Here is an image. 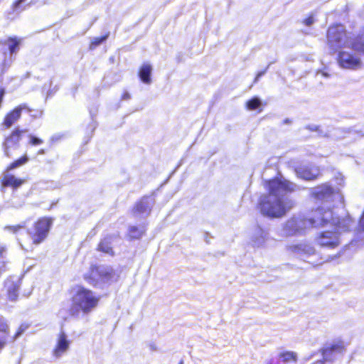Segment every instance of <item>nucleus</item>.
<instances>
[{
	"label": "nucleus",
	"mask_w": 364,
	"mask_h": 364,
	"mask_svg": "<svg viewBox=\"0 0 364 364\" xmlns=\"http://www.w3.org/2000/svg\"><path fill=\"white\" fill-rule=\"evenodd\" d=\"M264 187L268 195H263L259 199L261 213L272 218L284 216L294 204L291 201H284L281 196L296 191L297 186L282 177H274L265 180Z\"/></svg>",
	"instance_id": "nucleus-1"
},
{
	"label": "nucleus",
	"mask_w": 364,
	"mask_h": 364,
	"mask_svg": "<svg viewBox=\"0 0 364 364\" xmlns=\"http://www.w3.org/2000/svg\"><path fill=\"white\" fill-rule=\"evenodd\" d=\"M100 301V296L96 295L92 290L82 285H77L71 298L72 304L68 310L69 316L77 318L80 314H89L99 306Z\"/></svg>",
	"instance_id": "nucleus-2"
},
{
	"label": "nucleus",
	"mask_w": 364,
	"mask_h": 364,
	"mask_svg": "<svg viewBox=\"0 0 364 364\" xmlns=\"http://www.w3.org/2000/svg\"><path fill=\"white\" fill-rule=\"evenodd\" d=\"M53 220L51 217H41L26 230L27 237L22 242L27 246H38L47 239L51 229Z\"/></svg>",
	"instance_id": "nucleus-3"
},
{
	"label": "nucleus",
	"mask_w": 364,
	"mask_h": 364,
	"mask_svg": "<svg viewBox=\"0 0 364 364\" xmlns=\"http://www.w3.org/2000/svg\"><path fill=\"white\" fill-rule=\"evenodd\" d=\"M119 276L112 267L101 269L97 264H92L83 279L90 284L96 287L98 282L109 284L118 279Z\"/></svg>",
	"instance_id": "nucleus-4"
},
{
	"label": "nucleus",
	"mask_w": 364,
	"mask_h": 364,
	"mask_svg": "<svg viewBox=\"0 0 364 364\" xmlns=\"http://www.w3.org/2000/svg\"><path fill=\"white\" fill-rule=\"evenodd\" d=\"M326 38L328 48L331 53H334L338 49L345 46L348 38V33L343 24L333 23L328 27Z\"/></svg>",
	"instance_id": "nucleus-5"
},
{
	"label": "nucleus",
	"mask_w": 364,
	"mask_h": 364,
	"mask_svg": "<svg viewBox=\"0 0 364 364\" xmlns=\"http://www.w3.org/2000/svg\"><path fill=\"white\" fill-rule=\"evenodd\" d=\"M333 210L328 208L318 207L311 210L306 215L310 228L318 229L331 225L333 221Z\"/></svg>",
	"instance_id": "nucleus-6"
},
{
	"label": "nucleus",
	"mask_w": 364,
	"mask_h": 364,
	"mask_svg": "<svg viewBox=\"0 0 364 364\" xmlns=\"http://www.w3.org/2000/svg\"><path fill=\"white\" fill-rule=\"evenodd\" d=\"M283 229L289 237L304 235L311 230L306 216L291 217L285 222Z\"/></svg>",
	"instance_id": "nucleus-7"
},
{
	"label": "nucleus",
	"mask_w": 364,
	"mask_h": 364,
	"mask_svg": "<svg viewBox=\"0 0 364 364\" xmlns=\"http://www.w3.org/2000/svg\"><path fill=\"white\" fill-rule=\"evenodd\" d=\"M25 132V129L16 127L8 135L4 136L1 146L6 157L10 158L11 156V149L19 147Z\"/></svg>",
	"instance_id": "nucleus-8"
},
{
	"label": "nucleus",
	"mask_w": 364,
	"mask_h": 364,
	"mask_svg": "<svg viewBox=\"0 0 364 364\" xmlns=\"http://www.w3.org/2000/svg\"><path fill=\"white\" fill-rule=\"evenodd\" d=\"M24 328L19 327L14 336L11 334V328L7 320L0 315V353L11 342L22 334Z\"/></svg>",
	"instance_id": "nucleus-9"
},
{
	"label": "nucleus",
	"mask_w": 364,
	"mask_h": 364,
	"mask_svg": "<svg viewBox=\"0 0 364 364\" xmlns=\"http://www.w3.org/2000/svg\"><path fill=\"white\" fill-rule=\"evenodd\" d=\"M25 110L31 112L32 109L28 106L27 104H21L16 106L11 110L8 112L1 123V126L3 129H9L15 123H16L21 117L22 112Z\"/></svg>",
	"instance_id": "nucleus-10"
},
{
	"label": "nucleus",
	"mask_w": 364,
	"mask_h": 364,
	"mask_svg": "<svg viewBox=\"0 0 364 364\" xmlns=\"http://www.w3.org/2000/svg\"><path fill=\"white\" fill-rule=\"evenodd\" d=\"M316 241L322 247L335 249L340 245L339 234L337 231H322L316 236Z\"/></svg>",
	"instance_id": "nucleus-11"
},
{
	"label": "nucleus",
	"mask_w": 364,
	"mask_h": 364,
	"mask_svg": "<svg viewBox=\"0 0 364 364\" xmlns=\"http://www.w3.org/2000/svg\"><path fill=\"white\" fill-rule=\"evenodd\" d=\"M337 61L345 69L357 70L362 66V62L357 55L346 51L338 52Z\"/></svg>",
	"instance_id": "nucleus-12"
},
{
	"label": "nucleus",
	"mask_w": 364,
	"mask_h": 364,
	"mask_svg": "<svg viewBox=\"0 0 364 364\" xmlns=\"http://www.w3.org/2000/svg\"><path fill=\"white\" fill-rule=\"evenodd\" d=\"M153 203V201H149L148 196H143L132 207L131 210L132 216L138 218L144 215H149L151 212Z\"/></svg>",
	"instance_id": "nucleus-13"
},
{
	"label": "nucleus",
	"mask_w": 364,
	"mask_h": 364,
	"mask_svg": "<svg viewBox=\"0 0 364 364\" xmlns=\"http://www.w3.org/2000/svg\"><path fill=\"white\" fill-rule=\"evenodd\" d=\"M346 350V344L342 340H337L329 346H326L320 350L325 360H333L335 354H342Z\"/></svg>",
	"instance_id": "nucleus-14"
},
{
	"label": "nucleus",
	"mask_w": 364,
	"mask_h": 364,
	"mask_svg": "<svg viewBox=\"0 0 364 364\" xmlns=\"http://www.w3.org/2000/svg\"><path fill=\"white\" fill-rule=\"evenodd\" d=\"M23 39L18 36H9L0 40V46H6L10 55H16L20 50Z\"/></svg>",
	"instance_id": "nucleus-15"
},
{
	"label": "nucleus",
	"mask_w": 364,
	"mask_h": 364,
	"mask_svg": "<svg viewBox=\"0 0 364 364\" xmlns=\"http://www.w3.org/2000/svg\"><path fill=\"white\" fill-rule=\"evenodd\" d=\"M334 193V189L331 186L324 183L316 186L312 191L311 195L317 200H324L331 198Z\"/></svg>",
	"instance_id": "nucleus-16"
},
{
	"label": "nucleus",
	"mask_w": 364,
	"mask_h": 364,
	"mask_svg": "<svg viewBox=\"0 0 364 364\" xmlns=\"http://www.w3.org/2000/svg\"><path fill=\"white\" fill-rule=\"evenodd\" d=\"M25 183V179L17 178L14 174L6 173H5L1 181L0 184L3 188H11L12 189H17Z\"/></svg>",
	"instance_id": "nucleus-17"
},
{
	"label": "nucleus",
	"mask_w": 364,
	"mask_h": 364,
	"mask_svg": "<svg viewBox=\"0 0 364 364\" xmlns=\"http://www.w3.org/2000/svg\"><path fill=\"white\" fill-rule=\"evenodd\" d=\"M69 346L70 341L68 340L65 333L63 331L60 332L56 345L53 350V356L56 358L61 356L69 348Z\"/></svg>",
	"instance_id": "nucleus-18"
},
{
	"label": "nucleus",
	"mask_w": 364,
	"mask_h": 364,
	"mask_svg": "<svg viewBox=\"0 0 364 364\" xmlns=\"http://www.w3.org/2000/svg\"><path fill=\"white\" fill-rule=\"evenodd\" d=\"M353 223L354 220L350 215L338 218L333 213V221H332L331 225L334 226L338 231L348 232L350 230Z\"/></svg>",
	"instance_id": "nucleus-19"
},
{
	"label": "nucleus",
	"mask_w": 364,
	"mask_h": 364,
	"mask_svg": "<svg viewBox=\"0 0 364 364\" xmlns=\"http://www.w3.org/2000/svg\"><path fill=\"white\" fill-rule=\"evenodd\" d=\"M96 250L109 256H114L115 253L112 246V236L107 235L102 237L97 244Z\"/></svg>",
	"instance_id": "nucleus-20"
},
{
	"label": "nucleus",
	"mask_w": 364,
	"mask_h": 364,
	"mask_svg": "<svg viewBox=\"0 0 364 364\" xmlns=\"http://www.w3.org/2000/svg\"><path fill=\"white\" fill-rule=\"evenodd\" d=\"M146 229L140 228L136 225H131L128 228L127 237L129 240H139L145 234Z\"/></svg>",
	"instance_id": "nucleus-21"
},
{
	"label": "nucleus",
	"mask_w": 364,
	"mask_h": 364,
	"mask_svg": "<svg viewBox=\"0 0 364 364\" xmlns=\"http://www.w3.org/2000/svg\"><path fill=\"white\" fill-rule=\"evenodd\" d=\"M350 48L364 55V32L357 34L350 41Z\"/></svg>",
	"instance_id": "nucleus-22"
},
{
	"label": "nucleus",
	"mask_w": 364,
	"mask_h": 364,
	"mask_svg": "<svg viewBox=\"0 0 364 364\" xmlns=\"http://www.w3.org/2000/svg\"><path fill=\"white\" fill-rule=\"evenodd\" d=\"M152 68L148 63H144L139 69L138 75L140 80L145 84H150L151 82V74Z\"/></svg>",
	"instance_id": "nucleus-23"
},
{
	"label": "nucleus",
	"mask_w": 364,
	"mask_h": 364,
	"mask_svg": "<svg viewBox=\"0 0 364 364\" xmlns=\"http://www.w3.org/2000/svg\"><path fill=\"white\" fill-rule=\"evenodd\" d=\"M9 67L10 64L5 60L0 63V82H1V77L7 72ZM5 94V87L0 86V108L1 107L2 102Z\"/></svg>",
	"instance_id": "nucleus-24"
},
{
	"label": "nucleus",
	"mask_w": 364,
	"mask_h": 364,
	"mask_svg": "<svg viewBox=\"0 0 364 364\" xmlns=\"http://www.w3.org/2000/svg\"><path fill=\"white\" fill-rule=\"evenodd\" d=\"M29 161V159L26 154H23L20 156L18 159L11 162L6 168V171L9 172L13 169H15L18 167L25 165Z\"/></svg>",
	"instance_id": "nucleus-25"
},
{
	"label": "nucleus",
	"mask_w": 364,
	"mask_h": 364,
	"mask_svg": "<svg viewBox=\"0 0 364 364\" xmlns=\"http://www.w3.org/2000/svg\"><path fill=\"white\" fill-rule=\"evenodd\" d=\"M279 358L282 363H296L298 358L296 353L294 351H284L279 354Z\"/></svg>",
	"instance_id": "nucleus-26"
},
{
	"label": "nucleus",
	"mask_w": 364,
	"mask_h": 364,
	"mask_svg": "<svg viewBox=\"0 0 364 364\" xmlns=\"http://www.w3.org/2000/svg\"><path fill=\"white\" fill-rule=\"evenodd\" d=\"M109 36V32H107L105 34L100 37H95L91 40L89 44V49L94 50L104 41H105Z\"/></svg>",
	"instance_id": "nucleus-27"
},
{
	"label": "nucleus",
	"mask_w": 364,
	"mask_h": 364,
	"mask_svg": "<svg viewBox=\"0 0 364 364\" xmlns=\"http://www.w3.org/2000/svg\"><path fill=\"white\" fill-rule=\"evenodd\" d=\"M261 105V100L258 97H254L246 102L245 106L248 110L252 111L258 109Z\"/></svg>",
	"instance_id": "nucleus-28"
},
{
	"label": "nucleus",
	"mask_w": 364,
	"mask_h": 364,
	"mask_svg": "<svg viewBox=\"0 0 364 364\" xmlns=\"http://www.w3.org/2000/svg\"><path fill=\"white\" fill-rule=\"evenodd\" d=\"M26 0H14L11 5V8L14 11H17L18 10H24L26 9V6H29L30 4H28L26 5H23L24 3H26Z\"/></svg>",
	"instance_id": "nucleus-29"
},
{
	"label": "nucleus",
	"mask_w": 364,
	"mask_h": 364,
	"mask_svg": "<svg viewBox=\"0 0 364 364\" xmlns=\"http://www.w3.org/2000/svg\"><path fill=\"white\" fill-rule=\"evenodd\" d=\"M7 296L9 300L14 301L18 297V287L12 284L7 289Z\"/></svg>",
	"instance_id": "nucleus-30"
},
{
	"label": "nucleus",
	"mask_w": 364,
	"mask_h": 364,
	"mask_svg": "<svg viewBox=\"0 0 364 364\" xmlns=\"http://www.w3.org/2000/svg\"><path fill=\"white\" fill-rule=\"evenodd\" d=\"M43 143V140L34 135H30L28 136V144L31 146H38Z\"/></svg>",
	"instance_id": "nucleus-31"
},
{
	"label": "nucleus",
	"mask_w": 364,
	"mask_h": 364,
	"mask_svg": "<svg viewBox=\"0 0 364 364\" xmlns=\"http://www.w3.org/2000/svg\"><path fill=\"white\" fill-rule=\"evenodd\" d=\"M302 177L304 178H305L306 180L313 181V180H315V179H316L318 178V175L317 174L311 173L308 170H304L302 171Z\"/></svg>",
	"instance_id": "nucleus-32"
},
{
	"label": "nucleus",
	"mask_w": 364,
	"mask_h": 364,
	"mask_svg": "<svg viewBox=\"0 0 364 364\" xmlns=\"http://www.w3.org/2000/svg\"><path fill=\"white\" fill-rule=\"evenodd\" d=\"M24 228L23 225H9L6 229L13 233H17L19 230Z\"/></svg>",
	"instance_id": "nucleus-33"
},
{
	"label": "nucleus",
	"mask_w": 364,
	"mask_h": 364,
	"mask_svg": "<svg viewBox=\"0 0 364 364\" xmlns=\"http://www.w3.org/2000/svg\"><path fill=\"white\" fill-rule=\"evenodd\" d=\"M314 22V18L312 15H309L306 18L303 20V23L306 26H310Z\"/></svg>",
	"instance_id": "nucleus-34"
},
{
	"label": "nucleus",
	"mask_w": 364,
	"mask_h": 364,
	"mask_svg": "<svg viewBox=\"0 0 364 364\" xmlns=\"http://www.w3.org/2000/svg\"><path fill=\"white\" fill-rule=\"evenodd\" d=\"M265 73H266V70L259 72L256 75V77H255V78L254 80V82H257L259 80V77H262Z\"/></svg>",
	"instance_id": "nucleus-35"
},
{
	"label": "nucleus",
	"mask_w": 364,
	"mask_h": 364,
	"mask_svg": "<svg viewBox=\"0 0 364 364\" xmlns=\"http://www.w3.org/2000/svg\"><path fill=\"white\" fill-rule=\"evenodd\" d=\"M6 252V247L5 246H0V259L4 257Z\"/></svg>",
	"instance_id": "nucleus-36"
},
{
	"label": "nucleus",
	"mask_w": 364,
	"mask_h": 364,
	"mask_svg": "<svg viewBox=\"0 0 364 364\" xmlns=\"http://www.w3.org/2000/svg\"><path fill=\"white\" fill-rule=\"evenodd\" d=\"M326 361H328V360H325L324 358L323 357V359L315 360L311 364H325Z\"/></svg>",
	"instance_id": "nucleus-37"
},
{
	"label": "nucleus",
	"mask_w": 364,
	"mask_h": 364,
	"mask_svg": "<svg viewBox=\"0 0 364 364\" xmlns=\"http://www.w3.org/2000/svg\"><path fill=\"white\" fill-rule=\"evenodd\" d=\"M307 252L309 254H314L315 252V250H314V247H308V250H307Z\"/></svg>",
	"instance_id": "nucleus-38"
},
{
	"label": "nucleus",
	"mask_w": 364,
	"mask_h": 364,
	"mask_svg": "<svg viewBox=\"0 0 364 364\" xmlns=\"http://www.w3.org/2000/svg\"><path fill=\"white\" fill-rule=\"evenodd\" d=\"M46 154V149H40L38 151H37V154L38 155H44Z\"/></svg>",
	"instance_id": "nucleus-39"
},
{
	"label": "nucleus",
	"mask_w": 364,
	"mask_h": 364,
	"mask_svg": "<svg viewBox=\"0 0 364 364\" xmlns=\"http://www.w3.org/2000/svg\"><path fill=\"white\" fill-rule=\"evenodd\" d=\"M129 94L127 92H125L122 95V99H129Z\"/></svg>",
	"instance_id": "nucleus-40"
},
{
	"label": "nucleus",
	"mask_w": 364,
	"mask_h": 364,
	"mask_svg": "<svg viewBox=\"0 0 364 364\" xmlns=\"http://www.w3.org/2000/svg\"><path fill=\"white\" fill-rule=\"evenodd\" d=\"M179 364H183V362H182V361H181Z\"/></svg>",
	"instance_id": "nucleus-41"
}]
</instances>
